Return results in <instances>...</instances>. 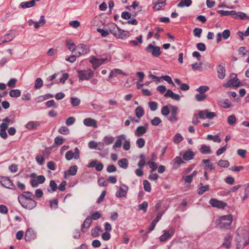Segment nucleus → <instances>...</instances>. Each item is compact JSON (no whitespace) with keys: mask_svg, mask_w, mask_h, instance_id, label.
Masks as SVG:
<instances>
[{"mask_svg":"<svg viewBox=\"0 0 249 249\" xmlns=\"http://www.w3.org/2000/svg\"><path fill=\"white\" fill-rule=\"evenodd\" d=\"M18 199L21 206L26 209L32 210L36 206V202L33 198L27 197L24 194L19 195Z\"/></svg>","mask_w":249,"mask_h":249,"instance_id":"obj_1","label":"nucleus"},{"mask_svg":"<svg viewBox=\"0 0 249 249\" xmlns=\"http://www.w3.org/2000/svg\"><path fill=\"white\" fill-rule=\"evenodd\" d=\"M232 219L231 214L221 216L216 221V226L220 229H228L231 227Z\"/></svg>","mask_w":249,"mask_h":249,"instance_id":"obj_2","label":"nucleus"},{"mask_svg":"<svg viewBox=\"0 0 249 249\" xmlns=\"http://www.w3.org/2000/svg\"><path fill=\"white\" fill-rule=\"evenodd\" d=\"M78 77L80 81L89 80L94 75V72L91 69L77 71Z\"/></svg>","mask_w":249,"mask_h":249,"instance_id":"obj_3","label":"nucleus"},{"mask_svg":"<svg viewBox=\"0 0 249 249\" xmlns=\"http://www.w3.org/2000/svg\"><path fill=\"white\" fill-rule=\"evenodd\" d=\"M145 51L148 53H151L152 56L155 57H159L161 54L160 47L152 44H148L145 48Z\"/></svg>","mask_w":249,"mask_h":249,"instance_id":"obj_4","label":"nucleus"},{"mask_svg":"<svg viewBox=\"0 0 249 249\" xmlns=\"http://www.w3.org/2000/svg\"><path fill=\"white\" fill-rule=\"evenodd\" d=\"M0 182L1 185L6 188L16 190V187L11 180L7 177H0Z\"/></svg>","mask_w":249,"mask_h":249,"instance_id":"obj_5","label":"nucleus"},{"mask_svg":"<svg viewBox=\"0 0 249 249\" xmlns=\"http://www.w3.org/2000/svg\"><path fill=\"white\" fill-rule=\"evenodd\" d=\"M89 51V47L84 44H80L75 47V53L77 57H79L82 54H85Z\"/></svg>","mask_w":249,"mask_h":249,"instance_id":"obj_6","label":"nucleus"},{"mask_svg":"<svg viewBox=\"0 0 249 249\" xmlns=\"http://www.w3.org/2000/svg\"><path fill=\"white\" fill-rule=\"evenodd\" d=\"M107 58H97L95 56H92L89 60V62L92 64V68L95 70L102 64H103Z\"/></svg>","mask_w":249,"mask_h":249,"instance_id":"obj_7","label":"nucleus"},{"mask_svg":"<svg viewBox=\"0 0 249 249\" xmlns=\"http://www.w3.org/2000/svg\"><path fill=\"white\" fill-rule=\"evenodd\" d=\"M65 158L67 160H70L72 158L77 160L79 158V150L77 147L74 148V152L71 150L68 151L65 155Z\"/></svg>","mask_w":249,"mask_h":249,"instance_id":"obj_8","label":"nucleus"},{"mask_svg":"<svg viewBox=\"0 0 249 249\" xmlns=\"http://www.w3.org/2000/svg\"><path fill=\"white\" fill-rule=\"evenodd\" d=\"M209 203L213 207L217 208L218 209H224L227 206V203L225 202L218 200L215 198H211L209 201Z\"/></svg>","mask_w":249,"mask_h":249,"instance_id":"obj_9","label":"nucleus"},{"mask_svg":"<svg viewBox=\"0 0 249 249\" xmlns=\"http://www.w3.org/2000/svg\"><path fill=\"white\" fill-rule=\"evenodd\" d=\"M128 189V188L126 185L122 184L116 192V196L117 197H125Z\"/></svg>","mask_w":249,"mask_h":249,"instance_id":"obj_10","label":"nucleus"},{"mask_svg":"<svg viewBox=\"0 0 249 249\" xmlns=\"http://www.w3.org/2000/svg\"><path fill=\"white\" fill-rule=\"evenodd\" d=\"M148 124H145L144 126H139L135 131V135L137 137L143 136L147 131Z\"/></svg>","mask_w":249,"mask_h":249,"instance_id":"obj_11","label":"nucleus"},{"mask_svg":"<svg viewBox=\"0 0 249 249\" xmlns=\"http://www.w3.org/2000/svg\"><path fill=\"white\" fill-rule=\"evenodd\" d=\"M36 236V232L32 229L29 228L25 232L24 239L26 241L30 242L34 239Z\"/></svg>","mask_w":249,"mask_h":249,"instance_id":"obj_12","label":"nucleus"},{"mask_svg":"<svg viewBox=\"0 0 249 249\" xmlns=\"http://www.w3.org/2000/svg\"><path fill=\"white\" fill-rule=\"evenodd\" d=\"M171 108V116L168 120L171 122H176L177 120V115L178 113V107L177 106L170 105Z\"/></svg>","mask_w":249,"mask_h":249,"instance_id":"obj_13","label":"nucleus"},{"mask_svg":"<svg viewBox=\"0 0 249 249\" xmlns=\"http://www.w3.org/2000/svg\"><path fill=\"white\" fill-rule=\"evenodd\" d=\"M163 234L160 237V240L161 242L165 241L168 238L171 237L174 234L173 229H170L169 231H163Z\"/></svg>","mask_w":249,"mask_h":249,"instance_id":"obj_14","label":"nucleus"},{"mask_svg":"<svg viewBox=\"0 0 249 249\" xmlns=\"http://www.w3.org/2000/svg\"><path fill=\"white\" fill-rule=\"evenodd\" d=\"M217 76L220 79H223L226 75V70L225 66L221 64L219 65L217 67Z\"/></svg>","mask_w":249,"mask_h":249,"instance_id":"obj_15","label":"nucleus"},{"mask_svg":"<svg viewBox=\"0 0 249 249\" xmlns=\"http://www.w3.org/2000/svg\"><path fill=\"white\" fill-rule=\"evenodd\" d=\"M232 239V236L230 234H227L224 237V241L222 246L227 249L230 248L231 247Z\"/></svg>","mask_w":249,"mask_h":249,"instance_id":"obj_16","label":"nucleus"},{"mask_svg":"<svg viewBox=\"0 0 249 249\" xmlns=\"http://www.w3.org/2000/svg\"><path fill=\"white\" fill-rule=\"evenodd\" d=\"M15 118V115L11 114L8 116L6 117L2 120V123L0 124L6 125L7 128L10 124H12L14 122V119Z\"/></svg>","mask_w":249,"mask_h":249,"instance_id":"obj_17","label":"nucleus"},{"mask_svg":"<svg viewBox=\"0 0 249 249\" xmlns=\"http://www.w3.org/2000/svg\"><path fill=\"white\" fill-rule=\"evenodd\" d=\"M83 123L84 125L87 126H92L94 128H96L97 127L96 121L90 118L84 119Z\"/></svg>","mask_w":249,"mask_h":249,"instance_id":"obj_18","label":"nucleus"},{"mask_svg":"<svg viewBox=\"0 0 249 249\" xmlns=\"http://www.w3.org/2000/svg\"><path fill=\"white\" fill-rule=\"evenodd\" d=\"M14 37L15 36L13 35H11L9 33L6 34L5 36L0 38V45L2 43H7L12 41Z\"/></svg>","mask_w":249,"mask_h":249,"instance_id":"obj_19","label":"nucleus"},{"mask_svg":"<svg viewBox=\"0 0 249 249\" xmlns=\"http://www.w3.org/2000/svg\"><path fill=\"white\" fill-rule=\"evenodd\" d=\"M230 85H232V86L235 87H238L240 86H242L243 84L242 82H240V80L236 77L233 80H231L228 83L225 84V87H227L230 86Z\"/></svg>","mask_w":249,"mask_h":249,"instance_id":"obj_20","label":"nucleus"},{"mask_svg":"<svg viewBox=\"0 0 249 249\" xmlns=\"http://www.w3.org/2000/svg\"><path fill=\"white\" fill-rule=\"evenodd\" d=\"M129 36V32L127 31L122 30L119 28L118 31L117 33V35L115 36V37H118V38L123 39L125 38H126Z\"/></svg>","mask_w":249,"mask_h":249,"instance_id":"obj_21","label":"nucleus"},{"mask_svg":"<svg viewBox=\"0 0 249 249\" xmlns=\"http://www.w3.org/2000/svg\"><path fill=\"white\" fill-rule=\"evenodd\" d=\"M40 123L37 121H30L25 125V127L29 130H33L36 129Z\"/></svg>","mask_w":249,"mask_h":249,"instance_id":"obj_22","label":"nucleus"},{"mask_svg":"<svg viewBox=\"0 0 249 249\" xmlns=\"http://www.w3.org/2000/svg\"><path fill=\"white\" fill-rule=\"evenodd\" d=\"M91 222V218L89 216L87 217L81 226V231L83 232H85L86 231L85 229H88L90 226Z\"/></svg>","mask_w":249,"mask_h":249,"instance_id":"obj_23","label":"nucleus"},{"mask_svg":"<svg viewBox=\"0 0 249 249\" xmlns=\"http://www.w3.org/2000/svg\"><path fill=\"white\" fill-rule=\"evenodd\" d=\"M77 171V166L76 165L71 166L69 169L65 171V176H74L76 175ZM66 178V177H65Z\"/></svg>","mask_w":249,"mask_h":249,"instance_id":"obj_24","label":"nucleus"},{"mask_svg":"<svg viewBox=\"0 0 249 249\" xmlns=\"http://www.w3.org/2000/svg\"><path fill=\"white\" fill-rule=\"evenodd\" d=\"M109 32L110 33L113 35L114 36L117 35V33L118 31L119 27L117 25L113 23H111L109 24Z\"/></svg>","mask_w":249,"mask_h":249,"instance_id":"obj_25","label":"nucleus"},{"mask_svg":"<svg viewBox=\"0 0 249 249\" xmlns=\"http://www.w3.org/2000/svg\"><path fill=\"white\" fill-rule=\"evenodd\" d=\"M7 128L6 125L0 124V136L3 139L7 138V134L6 133Z\"/></svg>","mask_w":249,"mask_h":249,"instance_id":"obj_26","label":"nucleus"},{"mask_svg":"<svg viewBox=\"0 0 249 249\" xmlns=\"http://www.w3.org/2000/svg\"><path fill=\"white\" fill-rule=\"evenodd\" d=\"M195 154L192 151H188L183 155V158L185 160H190L194 159Z\"/></svg>","mask_w":249,"mask_h":249,"instance_id":"obj_27","label":"nucleus"},{"mask_svg":"<svg viewBox=\"0 0 249 249\" xmlns=\"http://www.w3.org/2000/svg\"><path fill=\"white\" fill-rule=\"evenodd\" d=\"M200 187L198 188L197 190V194L199 195H202L204 192L208 191L209 190V186L208 185H205L203 186V183L200 182Z\"/></svg>","mask_w":249,"mask_h":249,"instance_id":"obj_28","label":"nucleus"},{"mask_svg":"<svg viewBox=\"0 0 249 249\" xmlns=\"http://www.w3.org/2000/svg\"><path fill=\"white\" fill-rule=\"evenodd\" d=\"M46 23V20L44 16H41L38 21H36L34 24V27L36 29H38L40 27L43 26Z\"/></svg>","mask_w":249,"mask_h":249,"instance_id":"obj_29","label":"nucleus"},{"mask_svg":"<svg viewBox=\"0 0 249 249\" xmlns=\"http://www.w3.org/2000/svg\"><path fill=\"white\" fill-rule=\"evenodd\" d=\"M199 151L203 154H208L212 153L210 147L205 144L201 145Z\"/></svg>","mask_w":249,"mask_h":249,"instance_id":"obj_30","label":"nucleus"},{"mask_svg":"<svg viewBox=\"0 0 249 249\" xmlns=\"http://www.w3.org/2000/svg\"><path fill=\"white\" fill-rule=\"evenodd\" d=\"M35 5V2L32 0L29 1L22 2L20 6L23 9L34 7Z\"/></svg>","mask_w":249,"mask_h":249,"instance_id":"obj_31","label":"nucleus"},{"mask_svg":"<svg viewBox=\"0 0 249 249\" xmlns=\"http://www.w3.org/2000/svg\"><path fill=\"white\" fill-rule=\"evenodd\" d=\"M136 40H131L129 41V43L133 45L134 46H136L138 45V43L140 44H142L143 42L142 40V35L136 37Z\"/></svg>","mask_w":249,"mask_h":249,"instance_id":"obj_32","label":"nucleus"},{"mask_svg":"<svg viewBox=\"0 0 249 249\" xmlns=\"http://www.w3.org/2000/svg\"><path fill=\"white\" fill-rule=\"evenodd\" d=\"M119 166L124 169H126L128 165V161L126 159L123 158L118 161Z\"/></svg>","mask_w":249,"mask_h":249,"instance_id":"obj_33","label":"nucleus"},{"mask_svg":"<svg viewBox=\"0 0 249 249\" xmlns=\"http://www.w3.org/2000/svg\"><path fill=\"white\" fill-rule=\"evenodd\" d=\"M192 3V0H181L180 2L178 4L177 6L178 7H189L191 5Z\"/></svg>","mask_w":249,"mask_h":249,"instance_id":"obj_34","label":"nucleus"},{"mask_svg":"<svg viewBox=\"0 0 249 249\" xmlns=\"http://www.w3.org/2000/svg\"><path fill=\"white\" fill-rule=\"evenodd\" d=\"M21 92L19 89H11L9 92V95L11 97L18 98L20 96Z\"/></svg>","mask_w":249,"mask_h":249,"instance_id":"obj_35","label":"nucleus"},{"mask_svg":"<svg viewBox=\"0 0 249 249\" xmlns=\"http://www.w3.org/2000/svg\"><path fill=\"white\" fill-rule=\"evenodd\" d=\"M173 161L174 162V168L175 169H177L178 167V166L184 162L182 159L180 157H176L173 160Z\"/></svg>","mask_w":249,"mask_h":249,"instance_id":"obj_36","label":"nucleus"},{"mask_svg":"<svg viewBox=\"0 0 249 249\" xmlns=\"http://www.w3.org/2000/svg\"><path fill=\"white\" fill-rule=\"evenodd\" d=\"M135 114L137 118L140 119L144 115V110L142 107H138L135 109Z\"/></svg>","mask_w":249,"mask_h":249,"instance_id":"obj_37","label":"nucleus"},{"mask_svg":"<svg viewBox=\"0 0 249 249\" xmlns=\"http://www.w3.org/2000/svg\"><path fill=\"white\" fill-rule=\"evenodd\" d=\"M148 206V204L147 201H143L142 203L139 204L138 207V210H142L144 213H146L147 211V208Z\"/></svg>","mask_w":249,"mask_h":249,"instance_id":"obj_38","label":"nucleus"},{"mask_svg":"<svg viewBox=\"0 0 249 249\" xmlns=\"http://www.w3.org/2000/svg\"><path fill=\"white\" fill-rule=\"evenodd\" d=\"M207 138L208 140H213L214 142H220L221 141L218 135L213 136L212 135L209 134L207 135Z\"/></svg>","mask_w":249,"mask_h":249,"instance_id":"obj_39","label":"nucleus"},{"mask_svg":"<svg viewBox=\"0 0 249 249\" xmlns=\"http://www.w3.org/2000/svg\"><path fill=\"white\" fill-rule=\"evenodd\" d=\"M217 165L221 167L228 168L230 165V163L227 160H220L217 162Z\"/></svg>","mask_w":249,"mask_h":249,"instance_id":"obj_40","label":"nucleus"},{"mask_svg":"<svg viewBox=\"0 0 249 249\" xmlns=\"http://www.w3.org/2000/svg\"><path fill=\"white\" fill-rule=\"evenodd\" d=\"M236 118L234 115H231L228 117V123L231 125L234 124L236 123Z\"/></svg>","mask_w":249,"mask_h":249,"instance_id":"obj_41","label":"nucleus"},{"mask_svg":"<svg viewBox=\"0 0 249 249\" xmlns=\"http://www.w3.org/2000/svg\"><path fill=\"white\" fill-rule=\"evenodd\" d=\"M43 86V81L41 78H37L35 82L34 88L36 89H39Z\"/></svg>","mask_w":249,"mask_h":249,"instance_id":"obj_42","label":"nucleus"},{"mask_svg":"<svg viewBox=\"0 0 249 249\" xmlns=\"http://www.w3.org/2000/svg\"><path fill=\"white\" fill-rule=\"evenodd\" d=\"M237 16L236 18H239L240 19H246V20H249V17L247 16V15L242 12H237Z\"/></svg>","mask_w":249,"mask_h":249,"instance_id":"obj_43","label":"nucleus"},{"mask_svg":"<svg viewBox=\"0 0 249 249\" xmlns=\"http://www.w3.org/2000/svg\"><path fill=\"white\" fill-rule=\"evenodd\" d=\"M209 89V87L207 86H201L196 89V91L200 94H203Z\"/></svg>","mask_w":249,"mask_h":249,"instance_id":"obj_44","label":"nucleus"},{"mask_svg":"<svg viewBox=\"0 0 249 249\" xmlns=\"http://www.w3.org/2000/svg\"><path fill=\"white\" fill-rule=\"evenodd\" d=\"M207 96L206 94L199 93L195 95V98L197 101L201 102L207 98Z\"/></svg>","mask_w":249,"mask_h":249,"instance_id":"obj_45","label":"nucleus"},{"mask_svg":"<svg viewBox=\"0 0 249 249\" xmlns=\"http://www.w3.org/2000/svg\"><path fill=\"white\" fill-rule=\"evenodd\" d=\"M136 143L139 148H142L145 143V140L142 138H138L136 141Z\"/></svg>","mask_w":249,"mask_h":249,"instance_id":"obj_46","label":"nucleus"},{"mask_svg":"<svg viewBox=\"0 0 249 249\" xmlns=\"http://www.w3.org/2000/svg\"><path fill=\"white\" fill-rule=\"evenodd\" d=\"M71 103L73 107H76L80 104V100L77 98L71 97Z\"/></svg>","mask_w":249,"mask_h":249,"instance_id":"obj_47","label":"nucleus"},{"mask_svg":"<svg viewBox=\"0 0 249 249\" xmlns=\"http://www.w3.org/2000/svg\"><path fill=\"white\" fill-rule=\"evenodd\" d=\"M70 131L69 128L65 126H61L58 129V132L63 135H66L69 133Z\"/></svg>","mask_w":249,"mask_h":249,"instance_id":"obj_48","label":"nucleus"},{"mask_svg":"<svg viewBox=\"0 0 249 249\" xmlns=\"http://www.w3.org/2000/svg\"><path fill=\"white\" fill-rule=\"evenodd\" d=\"M183 140V137L179 133L176 134L174 137V142L176 143L181 142Z\"/></svg>","mask_w":249,"mask_h":249,"instance_id":"obj_49","label":"nucleus"},{"mask_svg":"<svg viewBox=\"0 0 249 249\" xmlns=\"http://www.w3.org/2000/svg\"><path fill=\"white\" fill-rule=\"evenodd\" d=\"M143 184L144 190L148 192H150L151 189L149 182L147 180H144L143 182Z\"/></svg>","mask_w":249,"mask_h":249,"instance_id":"obj_50","label":"nucleus"},{"mask_svg":"<svg viewBox=\"0 0 249 249\" xmlns=\"http://www.w3.org/2000/svg\"><path fill=\"white\" fill-rule=\"evenodd\" d=\"M66 45L67 46L68 49L71 51L72 52H73L75 51V44H74V43L72 41H70L69 42L67 41V43H66Z\"/></svg>","mask_w":249,"mask_h":249,"instance_id":"obj_51","label":"nucleus"},{"mask_svg":"<svg viewBox=\"0 0 249 249\" xmlns=\"http://www.w3.org/2000/svg\"><path fill=\"white\" fill-rule=\"evenodd\" d=\"M170 113V110L167 106L162 107L161 109V113L165 116H167Z\"/></svg>","mask_w":249,"mask_h":249,"instance_id":"obj_52","label":"nucleus"},{"mask_svg":"<svg viewBox=\"0 0 249 249\" xmlns=\"http://www.w3.org/2000/svg\"><path fill=\"white\" fill-rule=\"evenodd\" d=\"M164 7L161 3V2L160 1H158L157 2L155 5L153 6V9L155 11H159L160 10H162L164 9Z\"/></svg>","mask_w":249,"mask_h":249,"instance_id":"obj_53","label":"nucleus"},{"mask_svg":"<svg viewBox=\"0 0 249 249\" xmlns=\"http://www.w3.org/2000/svg\"><path fill=\"white\" fill-rule=\"evenodd\" d=\"M53 94H45V95H44L43 96H40L38 97V98L39 99H40V100H38L37 102H42V101L45 100L47 99L51 98H53Z\"/></svg>","mask_w":249,"mask_h":249,"instance_id":"obj_54","label":"nucleus"},{"mask_svg":"<svg viewBox=\"0 0 249 249\" xmlns=\"http://www.w3.org/2000/svg\"><path fill=\"white\" fill-rule=\"evenodd\" d=\"M148 106L151 111H155L158 107V104L156 102H150Z\"/></svg>","mask_w":249,"mask_h":249,"instance_id":"obj_55","label":"nucleus"},{"mask_svg":"<svg viewBox=\"0 0 249 249\" xmlns=\"http://www.w3.org/2000/svg\"><path fill=\"white\" fill-rule=\"evenodd\" d=\"M222 106L224 108H228L232 107V105L229 99H226L222 103Z\"/></svg>","mask_w":249,"mask_h":249,"instance_id":"obj_56","label":"nucleus"},{"mask_svg":"<svg viewBox=\"0 0 249 249\" xmlns=\"http://www.w3.org/2000/svg\"><path fill=\"white\" fill-rule=\"evenodd\" d=\"M100 228L96 227L91 230V233L93 237H95L99 235V231L100 230Z\"/></svg>","mask_w":249,"mask_h":249,"instance_id":"obj_57","label":"nucleus"},{"mask_svg":"<svg viewBox=\"0 0 249 249\" xmlns=\"http://www.w3.org/2000/svg\"><path fill=\"white\" fill-rule=\"evenodd\" d=\"M147 165H149V167L151 169V171L156 170L158 167V165L154 161H148L147 162Z\"/></svg>","mask_w":249,"mask_h":249,"instance_id":"obj_58","label":"nucleus"},{"mask_svg":"<svg viewBox=\"0 0 249 249\" xmlns=\"http://www.w3.org/2000/svg\"><path fill=\"white\" fill-rule=\"evenodd\" d=\"M113 138L112 137L105 136L104 138V142L106 145H109L112 143Z\"/></svg>","mask_w":249,"mask_h":249,"instance_id":"obj_59","label":"nucleus"},{"mask_svg":"<svg viewBox=\"0 0 249 249\" xmlns=\"http://www.w3.org/2000/svg\"><path fill=\"white\" fill-rule=\"evenodd\" d=\"M151 122L153 125L157 126L161 122V120L160 118L155 117L153 120H151Z\"/></svg>","mask_w":249,"mask_h":249,"instance_id":"obj_60","label":"nucleus"},{"mask_svg":"<svg viewBox=\"0 0 249 249\" xmlns=\"http://www.w3.org/2000/svg\"><path fill=\"white\" fill-rule=\"evenodd\" d=\"M202 30L201 28H196L193 31L194 35L195 36L200 37L201 34L202 33Z\"/></svg>","mask_w":249,"mask_h":249,"instance_id":"obj_61","label":"nucleus"},{"mask_svg":"<svg viewBox=\"0 0 249 249\" xmlns=\"http://www.w3.org/2000/svg\"><path fill=\"white\" fill-rule=\"evenodd\" d=\"M75 122V119L73 117H69L66 121V124L67 125H72Z\"/></svg>","mask_w":249,"mask_h":249,"instance_id":"obj_62","label":"nucleus"},{"mask_svg":"<svg viewBox=\"0 0 249 249\" xmlns=\"http://www.w3.org/2000/svg\"><path fill=\"white\" fill-rule=\"evenodd\" d=\"M101 217V213L99 212L96 211L91 214L90 218H91V219L95 220L100 218Z\"/></svg>","mask_w":249,"mask_h":249,"instance_id":"obj_63","label":"nucleus"},{"mask_svg":"<svg viewBox=\"0 0 249 249\" xmlns=\"http://www.w3.org/2000/svg\"><path fill=\"white\" fill-rule=\"evenodd\" d=\"M230 31L229 29H226L223 31L221 36L224 39H227L230 37Z\"/></svg>","mask_w":249,"mask_h":249,"instance_id":"obj_64","label":"nucleus"}]
</instances>
